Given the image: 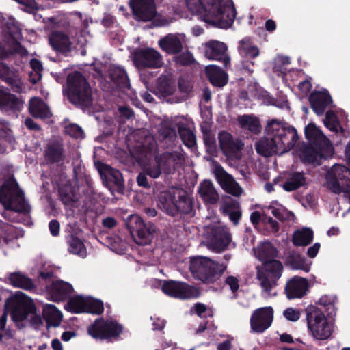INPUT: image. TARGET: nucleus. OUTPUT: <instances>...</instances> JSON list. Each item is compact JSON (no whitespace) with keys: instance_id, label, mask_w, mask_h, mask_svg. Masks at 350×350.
<instances>
[{"instance_id":"1","label":"nucleus","mask_w":350,"mask_h":350,"mask_svg":"<svg viewBox=\"0 0 350 350\" xmlns=\"http://www.w3.org/2000/svg\"><path fill=\"white\" fill-rule=\"evenodd\" d=\"M196 12L204 21L227 29L234 22L236 10L232 0H197Z\"/></svg>"},{"instance_id":"2","label":"nucleus","mask_w":350,"mask_h":350,"mask_svg":"<svg viewBox=\"0 0 350 350\" xmlns=\"http://www.w3.org/2000/svg\"><path fill=\"white\" fill-rule=\"evenodd\" d=\"M64 94L70 103L81 109L89 108L93 103L90 85L84 75L79 71L68 75L66 88Z\"/></svg>"},{"instance_id":"3","label":"nucleus","mask_w":350,"mask_h":350,"mask_svg":"<svg viewBox=\"0 0 350 350\" xmlns=\"http://www.w3.org/2000/svg\"><path fill=\"white\" fill-rule=\"evenodd\" d=\"M0 203L6 211L28 214L31 207L27 202L25 193L15 178L6 180L0 187Z\"/></svg>"},{"instance_id":"4","label":"nucleus","mask_w":350,"mask_h":350,"mask_svg":"<svg viewBox=\"0 0 350 350\" xmlns=\"http://www.w3.org/2000/svg\"><path fill=\"white\" fill-rule=\"evenodd\" d=\"M226 267L211 258L198 256L190 258L189 271L194 278L204 284H213L220 278Z\"/></svg>"},{"instance_id":"5","label":"nucleus","mask_w":350,"mask_h":350,"mask_svg":"<svg viewBox=\"0 0 350 350\" xmlns=\"http://www.w3.org/2000/svg\"><path fill=\"white\" fill-rule=\"evenodd\" d=\"M183 162L184 157L179 152H165L154 157V161L148 166L146 173L151 178L156 179L162 173L165 175L174 173Z\"/></svg>"},{"instance_id":"6","label":"nucleus","mask_w":350,"mask_h":350,"mask_svg":"<svg viewBox=\"0 0 350 350\" xmlns=\"http://www.w3.org/2000/svg\"><path fill=\"white\" fill-rule=\"evenodd\" d=\"M5 309L10 311L12 319L16 323L27 319L29 314L36 311L32 299L23 293L8 297L5 302Z\"/></svg>"},{"instance_id":"7","label":"nucleus","mask_w":350,"mask_h":350,"mask_svg":"<svg viewBox=\"0 0 350 350\" xmlns=\"http://www.w3.org/2000/svg\"><path fill=\"white\" fill-rule=\"evenodd\" d=\"M129 5L134 18L137 21H150L157 27L163 26L167 20L158 17L154 0H130Z\"/></svg>"},{"instance_id":"8","label":"nucleus","mask_w":350,"mask_h":350,"mask_svg":"<svg viewBox=\"0 0 350 350\" xmlns=\"http://www.w3.org/2000/svg\"><path fill=\"white\" fill-rule=\"evenodd\" d=\"M123 331V327L115 320L96 319L88 327V333L94 339L101 340L118 337Z\"/></svg>"},{"instance_id":"9","label":"nucleus","mask_w":350,"mask_h":350,"mask_svg":"<svg viewBox=\"0 0 350 350\" xmlns=\"http://www.w3.org/2000/svg\"><path fill=\"white\" fill-rule=\"evenodd\" d=\"M283 265L280 260L266 262L261 269L257 270L256 278L266 293H270L282 275Z\"/></svg>"},{"instance_id":"10","label":"nucleus","mask_w":350,"mask_h":350,"mask_svg":"<svg viewBox=\"0 0 350 350\" xmlns=\"http://www.w3.org/2000/svg\"><path fill=\"white\" fill-rule=\"evenodd\" d=\"M126 226L136 243L141 245L149 244L152 239L153 233L155 232L154 224H146L142 217L137 215L130 217Z\"/></svg>"},{"instance_id":"11","label":"nucleus","mask_w":350,"mask_h":350,"mask_svg":"<svg viewBox=\"0 0 350 350\" xmlns=\"http://www.w3.org/2000/svg\"><path fill=\"white\" fill-rule=\"evenodd\" d=\"M161 289L165 294L181 299H195L201 295L200 291L197 287L185 282L174 280L165 281Z\"/></svg>"},{"instance_id":"12","label":"nucleus","mask_w":350,"mask_h":350,"mask_svg":"<svg viewBox=\"0 0 350 350\" xmlns=\"http://www.w3.org/2000/svg\"><path fill=\"white\" fill-rule=\"evenodd\" d=\"M133 62L139 68H158L163 65L162 55L152 48L135 50L133 53Z\"/></svg>"},{"instance_id":"13","label":"nucleus","mask_w":350,"mask_h":350,"mask_svg":"<svg viewBox=\"0 0 350 350\" xmlns=\"http://www.w3.org/2000/svg\"><path fill=\"white\" fill-rule=\"evenodd\" d=\"M273 320V309L263 307L255 310L250 317L251 329L257 334H262L271 325Z\"/></svg>"},{"instance_id":"14","label":"nucleus","mask_w":350,"mask_h":350,"mask_svg":"<svg viewBox=\"0 0 350 350\" xmlns=\"http://www.w3.org/2000/svg\"><path fill=\"white\" fill-rule=\"evenodd\" d=\"M207 240L209 246L217 252L226 249L231 241V236L227 229L223 226H213L207 232Z\"/></svg>"},{"instance_id":"15","label":"nucleus","mask_w":350,"mask_h":350,"mask_svg":"<svg viewBox=\"0 0 350 350\" xmlns=\"http://www.w3.org/2000/svg\"><path fill=\"white\" fill-rule=\"evenodd\" d=\"M227 45L217 40H210L204 44L206 57L209 59L222 62L226 68L230 64V59L227 55Z\"/></svg>"},{"instance_id":"16","label":"nucleus","mask_w":350,"mask_h":350,"mask_svg":"<svg viewBox=\"0 0 350 350\" xmlns=\"http://www.w3.org/2000/svg\"><path fill=\"white\" fill-rule=\"evenodd\" d=\"M333 150L332 148H322L313 144H304L301 149L300 159L303 163L319 164L321 159L327 158Z\"/></svg>"},{"instance_id":"17","label":"nucleus","mask_w":350,"mask_h":350,"mask_svg":"<svg viewBox=\"0 0 350 350\" xmlns=\"http://www.w3.org/2000/svg\"><path fill=\"white\" fill-rule=\"evenodd\" d=\"M174 209L172 217L179 214L193 217L195 215L194 199L185 190L177 189Z\"/></svg>"},{"instance_id":"18","label":"nucleus","mask_w":350,"mask_h":350,"mask_svg":"<svg viewBox=\"0 0 350 350\" xmlns=\"http://www.w3.org/2000/svg\"><path fill=\"white\" fill-rule=\"evenodd\" d=\"M218 139L221 150L228 157H235L243 146L241 140L234 139L233 136L226 131H222L219 133Z\"/></svg>"},{"instance_id":"19","label":"nucleus","mask_w":350,"mask_h":350,"mask_svg":"<svg viewBox=\"0 0 350 350\" xmlns=\"http://www.w3.org/2000/svg\"><path fill=\"white\" fill-rule=\"evenodd\" d=\"M46 289L51 299L55 302L66 300L73 292V287L70 284L60 280L53 281L50 285H46Z\"/></svg>"},{"instance_id":"20","label":"nucleus","mask_w":350,"mask_h":350,"mask_svg":"<svg viewBox=\"0 0 350 350\" xmlns=\"http://www.w3.org/2000/svg\"><path fill=\"white\" fill-rule=\"evenodd\" d=\"M49 42L53 50L57 53L67 55L72 50L68 35L62 31H52L49 36Z\"/></svg>"},{"instance_id":"21","label":"nucleus","mask_w":350,"mask_h":350,"mask_svg":"<svg viewBox=\"0 0 350 350\" xmlns=\"http://www.w3.org/2000/svg\"><path fill=\"white\" fill-rule=\"evenodd\" d=\"M308 287V282L306 278L295 276L286 284L285 293L288 299L301 298L306 295Z\"/></svg>"},{"instance_id":"22","label":"nucleus","mask_w":350,"mask_h":350,"mask_svg":"<svg viewBox=\"0 0 350 350\" xmlns=\"http://www.w3.org/2000/svg\"><path fill=\"white\" fill-rule=\"evenodd\" d=\"M98 170L102 174V171H106L107 175L105 176V181L109 186L113 185L117 192L123 193L124 191V179L122 173L109 165L103 163H98Z\"/></svg>"},{"instance_id":"23","label":"nucleus","mask_w":350,"mask_h":350,"mask_svg":"<svg viewBox=\"0 0 350 350\" xmlns=\"http://www.w3.org/2000/svg\"><path fill=\"white\" fill-rule=\"evenodd\" d=\"M304 133L309 144L320 146L322 148H332L327 137L314 123H309L305 127Z\"/></svg>"},{"instance_id":"24","label":"nucleus","mask_w":350,"mask_h":350,"mask_svg":"<svg viewBox=\"0 0 350 350\" xmlns=\"http://www.w3.org/2000/svg\"><path fill=\"white\" fill-rule=\"evenodd\" d=\"M43 154L48 164L63 162L65 159L64 144L57 140L51 142L46 144Z\"/></svg>"},{"instance_id":"25","label":"nucleus","mask_w":350,"mask_h":350,"mask_svg":"<svg viewBox=\"0 0 350 350\" xmlns=\"http://www.w3.org/2000/svg\"><path fill=\"white\" fill-rule=\"evenodd\" d=\"M309 102L314 112L318 116H321L326 107L332 102V99L327 92H314L310 95Z\"/></svg>"},{"instance_id":"26","label":"nucleus","mask_w":350,"mask_h":350,"mask_svg":"<svg viewBox=\"0 0 350 350\" xmlns=\"http://www.w3.org/2000/svg\"><path fill=\"white\" fill-rule=\"evenodd\" d=\"M23 107V102L17 96L0 89V109L6 112L16 113Z\"/></svg>"},{"instance_id":"27","label":"nucleus","mask_w":350,"mask_h":350,"mask_svg":"<svg viewBox=\"0 0 350 350\" xmlns=\"http://www.w3.org/2000/svg\"><path fill=\"white\" fill-rule=\"evenodd\" d=\"M205 72L210 83L215 87L223 88L228 83L227 73L217 66H207Z\"/></svg>"},{"instance_id":"28","label":"nucleus","mask_w":350,"mask_h":350,"mask_svg":"<svg viewBox=\"0 0 350 350\" xmlns=\"http://www.w3.org/2000/svg\"><path fill=\"white\" fill-rule=\"evenodd\" d=\"M256 152L265 157H271L280 150L276 138L266 136L256 144Z\"/></svg>"},{"instance_id":"29","label":"nucleus","mask_w":350,"mask_h":350,"mask_svg":"<svg viewBox=\"0 0 350 350\" xmlns=\"http://www.w3.org/2000/svg\"><path fill=\"white\" fill-rule=\"evenodd\" d=\"M176 198V189L172 191L166 190L160 192L158 196V207L168 215L172 216Z\"/></svg>"},{"instance_id":"30","label":"nucleus","mask_w":350,"mask_h":350,"mask_svg":"<svg viewBox=\"0 0 350 350\" xmlns=\"http://www.w3.org/2000/svg\"><path fill=\"white\" fill-rule=\"evenodd\" d=\"M298 139L299 136L297 130L291 126L286 128L284 133L279 134V136L276 137L280 148L283 150L291 149Z\"/></svg>"},{"instance_id":"31","label":"nucleus","mask_w":350,"mask_h":350,"mask_svg":"<svg viewBox=\"0 0 350 350\" xmlns=\"http://www.w3.org/2000/svg\"><path fill=\"white\" fill-rule=\"evenodd\" d=\"M29 111L36 118L46 119L51 116L48 106L38 97H33L29 100Z\"/></svg>"},{"instance_id":"32","label":"nucleus","mask_w":350,"mask_h":350,"mask_svg":"<svg viewBox=\"0 0 350 350\" xmlns=\"http://www.w3.org/2000/svg\"><path fill=\"white\" fill-rule=\"evenodd\" d=\"M198 193L205 203L215 204L219 200V195L211 181L205 180L198 188Z\"/></svg>"},{"instance_id":"33","label":"nucleus","mask_w":350,"mask_h":350,"mask_svg":"<svg viewBox=\"0 0 350 350\" xmlns=\"http://www.w3.org/2000/svg\"><path fill=\"white\" fill-rule=\"evenodd\" d=\"M240 128L252 134H258L261 131V124L258 118L254 115H243L238 118Z\"/></svg>"},{"instance_id":"34","label":"nucleus","mask_w":350,"mask_h":350,"mask_svg":"<svg viewBox=\"0 0 350 350\" xmlns=\"http://www.w3.org/2000/svg\"><path fill=\"white\" fill-rule=\"evenodd\" d=\"M42 317L48 327H56L61 323L62 314L54 305L47 304L43 308Z\"/></svg>"},{"instance_id":"35","label":"nucleus","mask_w":350,"mask_h":350,"mask_svg":"<svg viewBox=\"0 0 350 350\" xmlns=\"http://www.w3.org/2000/svg\"><path fill=\"white\" fill-rule=\"evenodd\" d=\"M160 48L170 54H178L183 49L180 40L176 36L167 35L159 42Z\"/></svg>"},{"instance_id":"36","label":"nucleus","mask_w":350,"mask_h":350,"mask_svg":"<svg viewBox=\"0 0 350 350\" xmlns=\"http://www.w3.org/2000/svg\"><path fill=\"white\" fill-rule=\"evenodd\" d=\"M306 185V178L303 172L291 173L282 185L284 190L288 192L297 190Z\"/></svg>"},{"instance_id":"37","label":"nucleus","mask_w":350,"mask_h":350,"mask_svg":"<svg viewBox=\"0 0 350 350\" xmlns=\"http://www.w3.org/2000/svg\"><path fill=\"white\" fill-rule=\"evenodd\" d=\"M109 77L118 88L121 90L130 88L129 79L124 68L120 66L111 68L109 71Z\"/></svg>"},{"instance_id":"38","label":"nucleus","mask_w":350,"mask_h":350,"mask_svg":"<svg viewBox=\"0 0 350 350\" xmlns=\"http://www.w3.org/2000/svg\"><path fill=\"white\" fill-rule=\"evenodd\" d=\"M8 280L10 284L16 288L28 291L33 290L36 288L32 280L19 271L10 273Z\"/></svg>"},{"instance_id":"39","label":"nucleus","mask_w":350,"mask_h":350,"mask_svg":"<svg viewBox=\"0 0 350 350\" xmlns=\"http://www.w3.org/2000/svg\"><path fill=\"white\" fill-rule=\"evenodd\" d=\"M305 311L306 314L308 328L312 327L315 329V327H317L316 325L318 323H321L323 322V321L327 320L324 312L316 306L310 305L306 308Z\"/></svg>"},{"instance_id":"40","label":"nucleus","mask_w":350,"mask_h":350,"mask_svg":"<svg viewBox=\"0 0 350 350\" xmlns=\"http://www.w3.org/2000/svg\"><path fill=\"white\" fill-rule=\"evenodd\" d=\"M0 79L10 85L14 92H20L21 91L23 83L19 72L16 68L10 67Z\"/></svg>"},{"instance_id":"41","label":"nucleus","mask_w":350,"mask_h":350,"mask_svg":"<svg viewBox=\"0 0 350 350\" xmlns=\"http://www.w3.org/2000/svg\"><path fill=\"white\" fill-rule=\"evenodd\" d=\"M314 233L311 228L297 230L293 234L292 242L295 246H307L313 241Z\"/></svg>"},{"instance_id":"42","label":"nucleus","mask_w":350,"mask_h":350,"mask_svg":"<svg viewBox=\"0 0 350 350\" xmlns=\"http://www.w3.org/2000/svg\"><path fill=\"white\" fill-rule=\"evenodd\" d=\"M286 264L293 269L302 270L306 273L310 271V265L306 262V258L296 252L289 254L286 258Z\"/></svg>"},{"instance_id":"43","label":"nucleus","mask_w":350,"mask_h":350,"mask_svg":"<svg viewBox=\"0 0 350 350\" xmlns=\"http://www.w3.org/2000/svg\"><path fill=\"white\" fill-rule=\"evenodd\" d=\"M66 239L68 250L70 254L81 257L86 256V247L81 239L72 234H68Z\"/></svg>"},{"instance_id":"44","label":"nucleus","mask_w":350,"mask_h":350,"mask_svg":"<svg viewBox=\"0 0 350 350\" xmlns=\"http://www.w3.org/2000/svg\"><path fill=\"white\" fill-rule=\"evenodd\" d=\"M315 329L312 327L308 328L309 332L313 338L316 340H325L330 337L332 335L331 325L327 321L323 322L318 323L316 325Z\"/></svg>"},{"instance_id":"45","label":"nucleus","mask_w":350,"mask_h":350,"mask_svg":"<svg viewBox=\"0 0 350 350\" xmlns=\"http://www.w3.org/2000/svg\"><path fill=\"white\" fill-rule=\"evenodd\" d=\"M277 249L271 243L264 244L258 251V258L262 262L275 261L278 256Z\"/></svg>"},{"instance_id":"46","label":"nucleus","mask_w":350,"mask_h":350,"mask_svg":"<svg viewBox=\"0 0 350 350\" xmlns=\"http://www.w3.org/2000/svg\"><path fill=\"white\" fill-rule=\"evenodd\" d=\"M178 129L183 143L186 146L193 148L196 145V135L190 129L181 124L178 125Z\"/></svg>"},{"instance_id":"47","label":"nucleus","mask_w":350,"mask_h":350,"mask_svg":"<svg viewBox=\"0 0 350 350\" xmlns=\"http://www.w3.org/2000/svg\"><path fill=\"white\" fill-rule=\"evenodd\" d=\"M87 298L82 296H77L70 298L68 303V308L74 313H83L85 311Z\"/></svg>"},{"instance_id":"48","label":"nucleus","mask_w":350,"mask_h":350,"mask_svg":"<svg viewBox=\"0 0 350 350\" xmlns=\"http://www.w3.org/2000/svg\"><path fill=\"white\" fill-rule=\"evenodd\" d=\"M336 297H330L328 295L322 296L318 303L319 305L323 307L327 316L329 318H333L336 314V308L335 306Z\"/></svg>"},{"instance_id":"49","label":"nucleus","mask_w":350,"mask_h":350,"mask_svg":"<svg viewBox=\"0 0 350 350\" xmlns=\"http://www.w3.org/2000/svg\"><path fill=\"white\" fill-rule=\"evenodd\" d=\"M104 311L103 302L97 299L87 297L85 311L84 312L100 315Z\"/></svg>"},{"instance_id":"50","label":"nucleus","mask_w":350,"mask_h":350,"mask_svg":"<svg viewBox=\"0 0 350 350\" xmlns=\"http://www.w3.org/2000/svg\"><path fill=\"white\" fill-rule=\"evenodd\" d=\"M286 128L281 122L276 119H273L267 123L265 132L267 136L276 138L277 136H279V134L284 133Z\"/></svg>"},{"instance_id":"51","label":"nucleus","mask_w":350,"mask_h":350,"mask_svg":"<svg viewBox=\"0 0 350 350\" xmlns=\"http://www.w3.org/2000/svg\"><path fill=\"white\" fill-rule=\"evenodd\" d=\"M271 213L281 221L290 220L291 217L295 216L293 212L288 211L286 208L282 206L280 208H271Z\"/></svg>"},{"instance_id":"52","label":"nucleus","mask_w":350,"mask_h":350,"mask_svg":"<svg viewBox=\"0 0 350 350\" xmlns=\"http://www.w3.org/2000/svg\"><path fill=\"white\" fill-rule=\"evenodd\" d=\"M174 61L180 66H191L195 62L193 56L189 51L182 53L176 56Z\"/></svg>"},{"instance_id":"53","label":"nucleus","mask_w":350,"mask_h":350,"mask_svg":"<svg viewBox=\"0 0 350 350\" xmlns=\"http://www.w3.org/2000/svg\"><path fill=\"white\" fill-rule=\"evenodd\" d=\"M65 132L73 138H79L83 135L82 129L75 124H70L65 127Z\"/></svg>"},{"instance_id":"54","label":"nucleus","mask_w":350,"mask_h":350,"mask_svg":"<svg viewBox=\"0 0 350 350\" xmlns=\"http://www.w3.org/2000/svg\"><path fill=\"white\" fill-rule=\"evenodd\" d=\"M201 131L203 135L204 143L206 147L211 146V145L216 144L215 138L208 129L204 126H201Z\"/></svg>"},{"instance_id":"55","label":"nucleus","mask_w":350,"mask_h":350,"mask_svg":"<svg viewBox=\"0 0 350 350\" xmlns=\"http://www.w3.org/2000/svg\"><path fill=\"white\" fill-rule=\"evenodd\" d=\"M239 205L236 200L232 199L230 196H226L224 198V213H227L231 211H234L239 208Z\"/></svg>"},{"instance_id":"56","label":"nucleus","mask_w":350,"mask_h":350,"mask_svg":"<svg viewBox=\"0 0 350 350\" xmlns=\"http://www.w3.org/2000/svg\"><path fill=\"white\" fill-rule=\"evenodd\" d=\"M284 317L290 321H297L300 318V312L299 310L293 308H286L283 312Z\"/></svg>"},{"instance_id":"57","label":"nucleus","mask_w":350,"mask_h":350,"mask_svg":"<svg viewBox=\"0 0 350 350\" xmlns=\"http://www.w3.org/2000/svg\"><path fill=\"white\" fill-rule=\"evenodd\" d=\"M58 193L59 198L64 204L68 206L74 202L72 195L66 189L60 188Z\"/></svg>"},{"instance_id":"58","label":"nucleus","mask_w":350,"mask_h":350,"mask_svg":"<svg viewBox=\"0 0 350 350\" xmlns=\"http://www.w3.org/2000/svg\"><path fill=\"white\" fill-rule=\"evenodd\" d=\"M161 134L164 139L173 141L177 136L175 128L171 126H165L161 131Z\"/></svg>"},{"instance_id":"59","label":"nucleus","mask_w":350,"mask_h":350,"mask_svg":"<svg viewBox=\"0 0 350 350\" xmlns=\"http://www.w3.org/2000/svg\"><path fill=\"white\" fill-rule=\"evenodd\" d=\"M9 129L0 128V140H3L10 144L14 143L15 139Z\"/></svg>"},{"instance_id":"60","label":"nucleus","mask_w":350,"mask_h":350,"mask_svg":"<svg viewBox=\"0 0 350 350\" xmlns=\"http://www.w3.org/2000/svg\"><path fill=\"white\" fill-rule=\"evenodd\" d=\"M214 173L216 178L219 181L226 180L227 178L230 177L229 174L224 170L223 167L219 164L215 165Z\"/></svg>"},{"instance_id":"61","label":"nucleus","mask_w":350,"mask_h":350,"mask_svg":"<svg viewBox=\"0 0 350 350\" xmlns=\"http://www.w3.org/2000/svg\"><path fill=\"white\" fill-rule=\"evenodd\" d=\"M262 223L269 224L273 232H278L279 231V224L277 221L274 220L271 217L263 215Z\"/></svg>"},{"instance_id":"62","label":"nucleus","mask_w":350,"mask_h":350,"mask_svg":"<svg viewBox=\"0 0 350 350\" xmlns=\"http://www.w3.org/2000/svg\"><path fill=\"white\" fill-rule=\"evenodd\" d=\"M226 284H228L232 293H236L239 288V280L238 279L232 275L228 276L226 279Z\"/></svg>"},{"instance_id":"63","label":"nucleus","mask_w":350,"mask_h":350,"mask_svg":"<svg viewBox=\"0 0 350 350\" xmlns=\"http://www.w3.org/2000/svg\"><path fill=\"white\" fill-rule=\"evenodd\" d=\"M226 191L234 196H239L242 193V189L237 183H232L227 186Z\"/></svg>"},{"instance_id":"64","label":"nucleus","mask_w":350,"mask_h":350,"mask_svg":"<svg viewBox=\"0 0 350 350\" xmlns=\"http://www.w3.org/2000/svg\"><path fill=\"white\" fill-rule=\"evenodd\" d=\"M49 228L51 234L53 237H57L59 234L60 224L56 219L51 220L49 224Z\"/></svg>"}]
</instances>
